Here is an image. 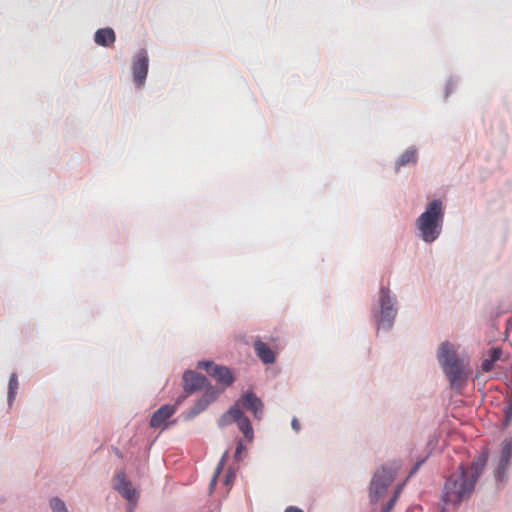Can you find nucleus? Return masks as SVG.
I'll return each instance as SVG.
<instances>
[{
  "instance_id": "nucleus-25",
  "label": "nucleus",
  "mask_w": 512,
  "mask_h": 512,
  "mask_svg": "<svg viewBox=\"0 0 512 512\" xmlns=\"http://www.w3.org/2000/svg\"><path fill=\"white\" fill-rule=\"evenodd\" d=\"M502 355V350L499 347H493L489 350V359L494 363L500 359Z\"/></svg>"
},
{
  "instance_id": "nucleus-9",
  "label": "nucleus",
  "mask_w": 512,
  "mask_h": 512,
  "mask_svg": "<svg viewBox=\"0 0 512 512\" xmlns=\"http://www.w3.org/2000/svg\"><path fill=\"white\" fill-rule=\"evenodd\" d=\"M114 489L129 503L136 504L138 500V493L135 488L132 487L131 481L126 477L124 470H118L115 474Z\"/></svg>"
},
{
  "instance_id": "nucleus-11",
  "label": "nucleus",
  "mask_w": 512,
  "mask_h": 512,
  "mask_svg": "<svg viewBox=\"0 0 512 512\" xmlns=\"http://www.w3.org/2000/svg\"><path fill=\"white\" fill-rule=\"evenodd\" d=\"M176 409V405L165 404L161 406L152 414L150 426L152 428H167L168 423L166 421L176 412Z\"/></svg>"
},
{
  "instance_id": "nucleus-33",
  "label": "nucleus",
  "mask_w": 512,
  "mask_h": 512,
  "mask_svg": "<svg viewBox=\"0 0 512 512\" xmlns=\"http://www.w3.org/2000/svg\"><path fill=\"white\" fill-rule=\"evenodd\" d=\"M291 427H292V429H293L294 431H296V432H299V431H300V429H301V424H300L299 420H298L296 417H294V418L292 419V421H291Z\"/></svg>"
},
{
  "instance_id": "nucleus-2",
  "label": "nucleus",
  "mask_w": 512,
  "mask_h": 512,
  "mask_svg": "<svg viewBox=\"0 0 512 512\" xmlns=\"http://www.w3.org/2000/svg\"><path fill=\"white\" fill-rule=\"evenodd\" d=\"M445 207L441 199L430 201L415 220L416 236L426 244L435 242L444 225Z\"/></svg>"
},
{
  "instance_id": "nucleus-7",
  "label": "nucleus",
  "mask_w": 512,
  "mask_h": 512,
  "mask_svg": "<svg viewBox=\"0 0 512 512\" xmlns=\"http://www.w3.org/2000/svg\"><path fill=\"white\" fill-rule=\"evenodd\" d=\"M238 409H246L253 414L256 420H261L264 416V403L263 401L253 392H245L234 404Z\"/></svg>"
},
{
  "instance_id": "nucleus-15",
  "label": "nucleus",
  "mask_w": 512,
  "mask_h": 512,
  "mask_svg": "<svg viewBox=\"0 0 512 512\" xmlns=\"http://www.w3.org/2000/svg\"><path fill=\"white\" fill-rule=\"evenodd\" d=\"M488 461V453L484 452L480 454L473 462L471 463V470H468V476L471 480H473L475 483L477 482L478 478L484 471Z\"/></svg>"
},
{
  "instance_id": "nucleus-35",
  "label": "nucleus",
  "mask_w": 512,
  "mask_h": 512,
  "mask_svg": "<svg viewBox=\"0 0 512 512\" xmlns=\"http://www.w3.org/2000/svg\"><path fill=\"white\" fill-rule=\"evenodd\" d=\"M401 490H402V486L400 485V486H398V487L396 488V490H395V492H394V493H398V496H399V495H400V493H401Z\"/></svg>"
},
{
  "instance_id": "nucleus-22",
  "label": "nucleus",
  "mask_w": 512,
  "mask_h": 512,
  "mask_svg": "<svg viewBox=\"0 0 512 512\" xmlns=\"http://www.w3.org/2000/svg\"><path fill=\"white\" fill-rule=\"evenodd\" d=\"M217 366L213 361L202 360L197 364V368L204 369L209 375H211V371Z\"/></svg>"
},
{
  "instance_id": "nucleus-6",
  "label": "nucleus",
  "mask_w": 512,
  "mask_h": 512,
  "mask_svg": "<svg viewBox=\"0 0 512 512\" xmlns=\"http://www.w3.org/2000/svg\"><path fill=\"white\" fill-rule=\"evenodd\" d=\"M512 465V439L505 438L501 443L500 456L494 469L496 485L505 484L509 479L508 470Z\"/></svg>"
},
{
  "instance_id": "nucleus-36",
  "label": "nucleus",
  "mask_w": 512,
  "mask_h": 512,
  "mask_svg": "<svg viewBox=\"0 0 512 512\" xmlns=\"http://www.w3.org/2000/svg\"><path fill=\"white\" fill-rule=\"evenodd\" d=\"M398 497V493H394L390 499L395 500V502H397Z\"/></svg>"
},
{
  "instance_id": "nucleus-8",
  "label": "nucleus",
  "mask_w": 512,
  "mask_h": 512,
  "mask_svg": "<svg viewBox=\"0 0 512 512\" xmlns=\"http://www.w3.org/2000/svg\"><path fill=\"white\" fill-rule=\"evenodd\" d=\"M149 57L145 49L138 51L133 63L132 73L135 85L140 88L144 85L148 73Z\"/></svg>"
},
{
  "instance_id": "nucleus-30",
  "label": "nucleus",
  "mask_w": 512,
  "mask_h": 512,
  "mask_svg": "<svg viewBox=\"0 0 512 512\" xmlns=\"http://www.w3.org/2000/svg\"><path fill=\"white\" fill-rule=\"evenodd\" d=\"M425 461H426V458H422L421 460L417 461L414 464V466L412 467V469L410 470L408 477H412L413 475H415L418 472V470L420 469V467L424 464Z\"/></svg>"
},
{
  "instance_id": "nucleus-13",
  "label": "nucleus",
  "mask_w": 512,
  "mask_h": 512,
  "mask_svg": "<svg viewBox=\"0 0 512 512\" xmlns=\"http://www.w3.org/2000/svg\"><path fill=\"white\" fill-rule=\"evenodd\" d=\"M220 391L216 388L209 386L204 394L199 398L193 407H195L200 413L203 412L211 403H213L219 396Z\"/></svg>"
},
{
  "instance_id": "nucleus-18",
  "label": "nucleus",
  "mask_w": 512,
  "mask_h": 512,
  "mask_svg": "<svg viewBox=\"0 0 512 512\" xmlns=\"http://www.w3.org/2000/svg\"><path fill=\"white\" fill-rule=\"evenodd\" d=\"M417 159H418L417 149L414 146L409 147L397 159V161L395 163L396 170H398L400 167H403V166H407L410 164H416Z\"/></svg>"
},
{
  "instance_id": "nucleus-27",
  "label": "nucleus",
  "mask_w": 512,
  "mask_h": 512,
  "mask_svg": "<svg viewBox=\"0 0 512 512\" xmlns=\"http://www.w3.org/2000/svg\"><path fill=\"white\" fill-rule=\"evenodd\" d=\"M235 476H236L235 471L233 470V468L230 467L227 471V474L225 475L224 484L227 486L230 485L233 482V480L235 479Z\"/></svg>"
},
{
  "instance_id": "nucleus-32",
  "label": "nucleus",
  "mask_w": 512,
  "mask_h": 512,
  "mask_svg": "<svg viewBox=\"0 0 512 512\" xmlns=\"http://www.w3.org/2000/svg\"><path fill=\"white\" fill-rule=\"evenodd\" d=\"M395 504V500L389 499V501L382 506L381 512H390Z\"/></svg>"
},
{
  "instance_id": "nucleus-5",
  "label": "nucleus",
  "mask_w": 512,
  "mask_h": 512,
  "mask_svg": "<svg viewBox=\"0 0 512 512\" xmlns=\"http://www.w3.org/2000/svg\"><path fill=\"white\" fill-rule=\"evenodd\" d=\"M400 467L401 465L398 461H392L383 464L375 470L368 489L369 502L372 506L376 505L385 496L388 488L394 482Z\"/></svg>"
},
{
  "instance_id": "nucleus-17",
  "label": "nucleus",
  "mask_w": 512,
  "mask_h": 512,
  "mask_svg": "<svg viewBox=\"0 0 512 512\" xmlns=\"http://www.w3.org/2000/svg\"><path fill=\"white\" fill-rule=\"evenodd\" d=\"M235 423H237V426L239 430L243 433L245 439L248 442H252L254 440V430L250 419L243 413L242 410L240 417L236 418Z\"/></svg>"
},
{
  "instance_id": "nucleus-4",
  "label": "nucleus",
  "mask_w": 512,
  "mask_h": 512,
  "mask_svg": "<svg viewBox=\"0 0 512 512\" xmlns=\"http://www.w3.org/2000/svg\"><path fill=\"white\" fill-rule=\"evenodd\" d=\"M475 482L468 476V468L461 463L445 481L442 501L454 506L468 499L475 488Z\"/></svg>"
},
{
  "instance_id": "nucleus-24",
  "label": "nucleus",
  "mask_w": 512,
  "mask_h": 512,
  "mask_svg": "<svg viewBox=\"0 0 512 512\" xmlns=\"http://www.w3.org/2000/svg\"><path fill=\"white\" fill-rule=\"evenodd\" d=\"M228 457H229V451L226 450L223 455L221 456L218 464H217V467L215 469V471H217V473H222L223 469H224V466L228 460Z\"/></svg>"
},
{
  "instance_id": "nucleus-34",
  "label": "nucleus",
  "mask_w": 512,
  "mask_h": 512,
  "mask_svg": "<svg viewBox=\"0 0 512 512\" xmlns=\"http://www.w3.org/2000/svg\"><path fill=\"white\" fill-rule=\"evenodd\" d=\"M285 512H304V511L298 507L289 506L285 509Z\"/></svg>"
},
{
  "instance_id": "nucleus-23",
  "label": "nucleus",
  "mask_w": 512,
  "mask_h": 512,
  "mask_svg": "<svg viewBox=\"0 0 512 512\" xmlns=\"http://www.w3.org/2000/svg\"><path fill=\"white\" fill-rule=\"evenodd\" d=\"M245 449H246V447L244 445V441L242 439H238L237 440V444H236V450H235V453H234L235 461H237V462L241 461L242 453H243V451Z\"/></svg>"
},
{
  "instance_id": "nucleus-19",
  "label": "nucleus",
  "mask_w": 512,
  "mask_h": 512,
  "mask_svg": "<svg viewBox=\"0 0 512 512\" xmlns=\"http://www.w3.org/2000/svg\"><path fill=\"white\" fill-rule=\"evenodd\" d=\"M240 415L241 409H238V407H235L233 405L224 414L220 416V418L218 419V426L220 428L228 426L231 423L235 422L236 418H239Z\"/></svg>"
},
{
  "instance_id": "nucleus-3",
  "label": "nucleus",
  "mask_w": 512,
  "mask_h": 512,
  "mask_svg": "<svg viewBox=\"0 0 512 512\" xmlns=\"http://www.w3.org/2000/svg\"><path fill=\"white\" fill-rule=\"evenodd\" d=\"M398 299L386 286H380L371 306V317L377 332H389L393 329L398 315Z\"/></svg>"
},
{
  "instance_id": "nucleus-1",
  "label": "nucleus",
  "mask_w": 512,
  "mask_h": 512,
  "mask_svg": "<svg viewBox=\"0 0 512 512\" xmlns=\"http://www.w3.org/2000/svg\"><path fill=\"white\" fill-rule=\"evenodd\" d=\"M437 360L449 380L451 388L460 392L468 379V361L458 356L454 345L449 341L440 344L437 350Z\"/></svg>"
},
{
  "instance_id": "nucleus-31",
  "label": "nucleus",
  "mask_w": 512,
  "mask_h": 512,
  "mask_svg": "<svg viewBox=\"0 0 512 512\" xmlns=\"http://www.w3.org/2000/svg\"><path fill=\"white\" fill-rule=\"evenodd\" d=\"M220 475H221V473H217V471H214L213 477H212V479L210 481V484H209V491H210V493H212L213 490L215 489L217 481H218V478H219Z\"/></svg>"
},
{
  "instance_id": "nucleus-10",
  "label": "nucleus",
  "mask_w": 512,
  "mask_h": 512,
  "mask_svg": "<svg viewBox=\"0 0 512 512\" xmlns=\"http://www.w3.org/2000/svg\"><path fill=\"white\" fill-rule=\"evenodd\" d=\"M183 382V389L187 394H191L204 388L207 389L210 386L209 380L206 376L193 370H186L184 372Z\"/></svg>"
},
{
  "instance_id": "nucleus-14",
  "label": "nucleus",
  "mask_w": 512,
  "mask_h": 512,
  "mask_svg": "<svg viewBox=\"0 0 512 512\" xmlns=\"http://www.w3.org/2000/svg\"><path fill=\"white\" fill-rule=\"evenodd\" d=\"M116 40L115 32L112 28H101L95 32L94 41L102 47H111Z\"/></svg>"
},
{
  "instance_id": "nucleus-20",
  "label": "nucleus",
  "mask_w": 512,
  "mask_h": 512,
  "mask_svg": "<svg viewBox=\"0 0 512 512\" xmlns=\"http://www.w3.org/2000/svg\"><path fill=\"white\" fill-rule=\"evenodd\" d=\"M19 387L18 376L16 373H12L8 383L7 403L9 407H12L13 402L17 395Z\"/></svg>"
},
{
  "instance_id": "nucleus-29",
  "label": "nucleus",
  "mask_w": 512,
  "mask_h": 512,
  "mask_svg": "<svg viewBox=\"0 0 512 512\" xmlns=\"http://www.w3.org/2000/svg\"><path fill=\"white\" fill-rule=\"evenodd\" d=\"M455 86L456 81H454L453 78H450L445 86V98H447L453 92Z\"/></svg>"
},
{
  "instance_id": "nucleus-26",
  "label": "nucleus",
  "mask_w": 512,
  "mask_h": 512,
  "mask_svg": "<svg viewBox=\"0 0 512 512\" xmlns=\"http://www.w3.org/2000/svg\"><path fill=\"white\" fill-rule=\"evenodd\" d=\"M199 414L200 412L195 407L192 406L188 411L183 413L182 416L184 420H191Z\"/></svg>"
},
{
  "instance_id": "nucleus-37",
  "label": "nucleus",
  "mask_w": 512,
  "mask_h": 512,
  "mask_svg": "<svg viewBox=\"0 0 512 512\" xmlns=\"http://www.w3.org/2000/svg\"><path fill=\"white\" fill-rule=\"evenodd\" d=\"M507 326L512 327V316L507 320Z\"/></svg>"
},
{
  "instance_id": "nucleus-21",
  "label": "nucleus",
  "mask_w": 512,
  "mask_h": 512,
  "mask_svg": "<svg viewBox=\"0 0 512 512\" xmlns=\"http://www.w3.org/2000/svg\"><path fill=\"white\" fill-rule=\"evenodd\" d=\"M50 508L52 512H69L65 502L58 497L50 500Z\"/></svg>"
},
{
  "instance_id": "nucleus-16",
  "label": "nucleus",
  "mask_w": 512,
  "mask_h": 512,
  "mask_svg": "<svg viewBox=\"0 0 512 512\" xmlns=\"http://www.w3.org/2000/svg\"><path fill=\"white\" fill-rule=\"evenodd\" d=\"M254 349L256 355L264 364H272L275 362V353L266 343L261 340H257L254 343Z\"/></svg>"
},
{
  "instance_id": "nucleus-28",
  "label": "nucleus",
  "mask_w": 512,
  "mask_h": 512,
  "mask_svg": "<svg viewBox=\"0 0 512 512\" xmlns=\"http://www.w3.org/2000/svg\"><path fill=\"white\" fill-rule=\"evenodd\" d=\"M494 367V362L489 358L484 359L481 364V369L483 372H490Z\"/></svg>"
},
{
  "instance_id": "nucleus-12",
  "label": "nucleus",
  "mask_w": 512,
  "mask_h": 512,
  "mask_svg": "<svg viewBox=\"0 0 512 512\" xmlns=\"http://www.w3.org/2000/svg\"><path fill=\"white\" fill-rule=\"evenodd\" d=\"M212 378H214L218 383H221L223 385L230 386L235 381V378L231 372V370L222 365H217L212 371L211 375Z\"/></svg>"
}]
</instances>
